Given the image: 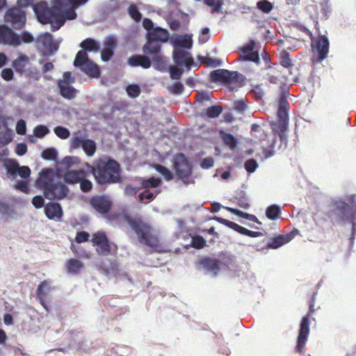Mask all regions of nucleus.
Returning <instances> with one entry per match:
<instances>
[{"mask_svg": "<svg viewBox=\"0 0 356 356\" xmlns=\"http://www.w3.org/2000/svg\"><path fill=\"white\" fill-rule=\"evenodd\" d=\"M92 207L99 213L106 216L111 220L128 222L131 229L134 231L140 243L152 248H157L159 241L157 235L154 233V229L150 223L145 221L140 215L132 216L129 211L120 209L118 211H111L112 202H90Z\"/></svg>", "mask_w": 356, "mask_h": 356, "instance_id": "f257e3e1", "label": "nucleus"}, {"mask_svg": "<svg viewBox=\"0 0 356 356\" xmlns=\"http://www.w3.org/2000/svg\"><path fill=\"white\" fill-rule=\"evenodd\" d=\"M88 0H54L53 8L47 3L38 2L33 9L38 21L42 24H50L53 31L58 30L67 19L76 18L75 8L85 4Z\"/></svg>", "mask_w": 356, "mask_h": 356, "instance_id": "f03ea898", "label": "nucleus"}, {"mask_svg": "<svg viewBox=\"0 0 356 356\" xmlns=\"http://www.w3.org/2000/svg\"><path fill=\"white\" fill-rule=\"evenodd\" d=\"M86 166L99 184H115L121 180L120 166L115 160H99L95 167L89 163Z\"/></svg>", "mask_w": 356, "mask_h": 356, "instance_id": "7ed1b4c3", "label": "nucleus"}, {"mask_svg": "<svg viewBox=\"0 0 356 356\" xmlns=\"http://www.w3.org/2000/svg\"><path fill=\"white\" fill-rule=\"evenodd\" d=\"M211 82H223L227 84L232 90H236L243 85L244 76L237 71H229L225 69L213 70L210 73Z\"/></svg>", "mask_w": 356, "mask_h": 356, "instance_id": "20e7f679", "label": "nucleus"}, {"mask_svg": "<svg viewBox=\"0 0 356 356\" xmlns=\"http://www.w3.org/2000/svg\"><path fill=\"white\" fill-rule=\"evenodd\" d=\"M315 301L316 293H314L308 300L309 309L307 314L302 318L300 322L298 336L296 341V351L301 354H303L305 351L306 343L309 333V318L315 311Z\"/></svg>", "mask_w": 356, "mask_h": 356, "instance_id": "39448f33", "label": "nucleus"}, {"mask_svg": "<svg viewBox=\"0 0 356 356\" xmlns=\"http://www.w3.org/2000/svg\"><path fill=\"white\" fill-rule=\"evenodd\" d=\"M44 179H37L36 184L38 188L43 190L44 197L49 200H61L65 198L69 193V188L62 181H51L45 183Z\"/></svg>", "mask_w": 356, "mask_h": 356, "instance_id": "423d86ee", "label": "nucleus"}, {"mask_svg": "<svg viewBox=\"0 0 356 356\" xmlns=\"http://www.w3.org/2000/svg\"><path fill=\"white\" fill-rule=\"evenodd\" d=\"M173 167L177 179H180L184 185L188 186L195 183V179L192 176V164L184 154L180 153L175 156Z\"/></svg>", "mask_w": 356, "mask_h": 356, "instance_id": "0eeeda50", "label": "nucleus"}, {"mask_svg": "<svg viewBox=\"0 0 356 356\" xmlns=\"http://www.w3.org/2000/svg\"><path fill=\"white\" fill-rule=\"evenodd\" d=\"M350 204L346 202H335L331 206L330 211H327V218L331 219L333 224L337 222L344 220L353 218L355 214V211L353 208V204L356 202H349Z\"/></svg>", "mask_w": 356, "mask_h": 356, "instance_id": "6e6552de", "label": "nucleus"}, {"mask_svg": "<svg viewBox=\"0 0 356 356\" xmlns=\"http://www.w3.org/2000/svg\"><path fill=\"white\" fill-rule=\"evenodd\" d=\"M90 170L83 169L68 170L64 175L65 181L71 184H79L80 188L83 193L89 192L92 188V183L88 179Z\"/></svg>", "mask_w": 356, "mask_h": 356, "instance_id": "1a4fd4ad", "label": "nucleus"}, {"mask_svg": "<svg viewBox=\"0 0 356 356\" xmlns=\"http://www.w3.org/2000/svg\"><path fill=\"white\" fill-rule=\"evenodd\" d=\"M74 65L80 67L82 72L89 76L93 77L99 76L98 66L88 59L86 52L83 50H81L76 54Z\"/></svg>", "mask_w": 356, "mask_h": 356, "instance_id": "9d476101", "label": "nucleus"}, {"mask_svg": "<svg viewBox=\"0 0 356 356\" xmlns=\"http://www.w3.org/2000/svg\"><path fill=\"white\" fill-rule=\"evenodd\" d=\"M70 147L76 149L82 147L88 156L95 154L97 146L94 140L86 138L81 132L74 133L70 140Z\"/></svg>", "mask_w": 356, "mask_h": 356, "instance_id": "9b49d317", "label": "nucleus"}, {"mask_svg": "<svg viewBox=\"0 0 356 356\" xmlns=\"http://www.w3.org/2000/svg\"><path fill=\"white\" fill-rule=\"evenodd\" d=\"M289 108V104L286 99V94L285 92H282L279 99L277 110L278 127L282 133L288 128Z\"/></svg>", "mask_w": 356, "mask_h": 356, "instance_id": "f8f14e48", "label": "nucleus"}, {"mask_svg": "<svg viewBox=\"0 0 356 356\" xmlns=\"http://www.w3.org/2000/svg\"><path fill=\"white\" fill-rule=\"evenodd\" d=\"M4 166L7 171L8 177L11 179H16L17 176L26 179L31 175V170L28 166H20L15 160H6L4 162Z\"/></svg>", "mask_w": 356, "mask_h": 356, "instance_id": "ddd939ff", "label": "nucleus"}, {"mask_svg": "<svg viewBox=\"0 0 356 356\" xmlns=\"http://www.w3.org/2000/svg\"><path fill=\"white\" fill-rule=\"evenodd\" d=\"M4 20L15 29H21L26 23L25 13L18 8L8 9L5 15Z\"/></svg>", "mask_w": 356, "mask_h": 356, "instance_id": "4468645a", "label": "nucleus"}, {"mask_svg": "<svg viewBox=\"0 0 356 356\" xmlns=\"http://www.w3.org/2000/svg\"><path fill=\"white\" fill-rule=\"evenodd\" d=\"M38 49L44 55H52L58 49V44L53 40L51 34L44 33L39 35L37 38Z\"/></svg>", "mask_w": 356, "mask_h": 356, "instance_id": "2eb2a0df", "label": "nucleus"}, {"mask_svg": "<svg viewBox=\"0 0 356 356\" xmlns=\"http://www.w3.org/2000/svg\"><path fill=\"white\" fill-rule=\"evenodd\" d=\"M91 241L93 246H97L96 251L98 254L108 255L111 253V246L106 233L103 232L94 233Z\"/></svg>", "mask_w": 356, "mask_h": 356, "instance_id": "dca6fc26", "label": "nucleus"}, {"mask_svg": "<svg viewBox=\"0 0 356 356\" xmlns=\"http://www.w3.org/2000/svg\"><path fill=\"white\" fill-rule=\"evenodd\" d=\"M161 184V179L159 178L151 177L143 181V188L138 194L140 200H144V199L152 200L156 197V194L159 193L157 187Z\"/></svg>", "mask_w": 356, "mask_h": 356, "instance_id": "f3484780", "label": "nucleus"}, {"mask_svg": "<svg viewBox=\"0 0 356 356\" xmlns=\"http://www.w3.org/2000/svg\"><path fill=\"white\" fill-rule=\"evenodd\" d=\"M0 44L18 47L22 44L20 35L8 26L0 25Z\"/></svg>", "mask_w": 356, "mask_h": 356, "instance_id": "a211bd4d", "label": "nucleus"}, {"mask_svg": "<svg viewBox=\"0 0 356 356\" xmlns=\"http://www.w3.org/2000/svg\"><path fill=\"white\" fill-rule=\"evenodd\" d=\"M215 220L220 222V224L227 227L229 229H234L241 234L253 238L262 236V232H261L250 231V229H247L246 228L238 225L237 223L228 220L227 219L220 217H216Z\"/></svg>", "mask_w": 356, "mask_h": 356, "instance_id": "6ab92c4d", "label": "nucleus"}, {"mask_svg": "<svg viewBox=\"0 0 356 356\" xmlns=\"http://www.w3.org/2000/svg\"><path fill=\"white\" fill-rule=\"evenodd\" d=\"M173 60L179 67H186L190 68L193 64V59L191 54L186 51L175 49L173 50Z\"/></svg>", "mask_w": 356, "mask_h": 356, "instance_id": "aec40b11", "label": "nucleus"}, {"mask_svg": "<svg viewBox=\"0 0 356 356\" xmlns=\"http://www.w3.org/2000/svg\"><path fill=\"white\" fill-rule=\"evenodd\" d=\"M255 47V42L254 40L250 41L246 45L241 48L243 53L238 58L241 61H252L258 63L259 61V56L257 51H254Z\"/></svg>", "mask_w": 356, "mask_h": 356, "instance_id": "412c9836", "label": "nucleus"}, {"mask_svg": "<svg viewBox=\"0 0 356 356\" xmlns=\"http://www.w3.org/2000/svg\"><path fill=\"white\" fill-rule=\"evenodd\" d=\"M329 40L325 35L318 37L316 42L315 49L318 53V59L320 62L323 61L327 56L329 51Z\"/></svg>", "mask_w": 356, "mask_h": 356, "instance_id": "4be33fe9", "label": "nucleus"}, {"mask_svg": "<svg viewBox=\"0 0 356 356\" xmlns=\"http://www.w3.org/2000/svg\"><path fill=\"white\" fill-rule=\"evenodd\" d=\"M44 213L49 219L59 221L63 216V210L57 202H49L44 206Z\"/></svg>", "mask_w": 356, "mask_h": 356, "instance_id": "5701e85b", "label": "nucleus"}, {"mask_svg": "<svg viewBox=\"0 0 356 356\" xmlns=\"http://www.w3.org/2000/svg\"><path fill=\"white\" fill-rule=\"evenodd\" d=\"M147 38L162 44L168 41L170 33L167 29L156 26L149 33H147Z\"/></svg>", "mask_w": 356, "mask_h": 356, "instance_id": "b1692460", "label": "nucleus"}, {"mask_svg": "<svg viewBox=\"0 0 356 356\" xmlns=\"http://www.w3.org/2000/svg\"><path fill=\"white\" fill-rule=\"evenodd\" d=\"M161 43L147 38V42L143 47V51L145 55L152 56V58L161 56Z\"/></svg>", "mask_w": 356, "mask_h": 356, "instance_id": "393cba45", "label": "nucleus"}, {"mask_svg": "<svg viewBox=\"0 0 356 356\" xmlns=\"http://www.w3.org/2000/svg\"><path fill=\"white\" fill-rule=\"evenodd\" d=\"M128 64L131 67H142L144 69H148L151 66V60L144 55H133L128 58Z\"/></svg>", "mask_w": 356, "mask_h": 356, "instance_id": "a878e982", "label": "nucleus"}, {"mask_svg": "<svg viewBox=\"0 0 356 356\" xmlns=\"http://www.w3.org/2000/svg\"><path fill=\"white\" fill-rule=\"evenodd\" d=\"M51 289L52 287L50 285V282L48 280H43L38 286L35 292L36 296L43 307L45 305V298L50 293Z\"/></svg>", "mask_w": 356, "mask_h": 356, "instance_id": "bb28decb", "label": "nucleus"}, {"mask_svg": "<svg viewBox=\"0 0 356 356\" xmlns=\"http://www.w3.org/2000/svg\"><path fill=\"white\" fill-rule=\"evenodd\" d=\"M171 43L177 47L191 49L193 46V40L190 35H175L171 38Z\"/></svg>", "mask_w": 356, "mask_h": 356, "instance_id": "cd10ccee", "label": "nucleus"}, {"mask_svg": "<svg viewBox=\"0 0 356 356\" xmlns=\"http://www.w3.org/2000/svg\"><path fill=\"white\" fill-rule=\"evenodd\" d=\"M201 266L209 272H213L214 274H217L220 268V262L213 258L211 257H203L200 260Z\"/></svg>", "mask_w": 356, "mask_h": 356, "instance_id": "c85d7f7f", "label": "nucleus"}, {"mask_svg": "<svg viewBox=\"0 0 356 356\" xmlns=\"http://www.w3.org/2000/svg\"><path fill=\"white\" fill-rule=\"evenodd\" d=\"M60 95L65 99H72L75 97L76 90L67 81H58Z\"/></svg>", "mask_w": 356, "mask_h": 356, "instance_id": "c756f323", "label": "nucleus"}, {"mask_svg": "<svg viewBox=\"0 0 356 356\" xmlns=\"http://www.w3.org/2000/svg\"><path fill=\"white\" fill-rule=\"evenodd\" d=\"M83 268V264L79 259H70L65 264V270L70 273L77 275Z\"/></svg>", "mask_w": 356, "mask_h": 356, "instance_id": "7c9ffc66", "label": "nucleus"}, {"mask_svg": "<svg viewBox=\"0 0 356 356\" xmlns=\"http://www.w3.org/2000/svg\"><path fill=\"white\" fill-rule=\"evenodd\" d=\"M29 63V58L25 54H20L15 60L13 62V67L19 73H23L25 72L24 68Z\"/></svg>", "mask_w": 356, "mask_h": 356, "instance_id": "2f4dec72", "label": "nucleus"}, {"mask_svg": "<svg viewBox=\"0 0 356 356\" xmlns=\"http://www.w3.org/2000/svg\"><path fill=\"white\" fill-rule=\"evenodd\" d=\"M225 209L229 211V212H232V213L235 214L236 216H237L240 218L246 219L251 222H256L259 225H261V222L259 220L257 217L254 214L248 213L246 212L241 211V210L233 209L231 207H225Z\"/></svg>", "mask_w": 356, "mask_h": 356, "instance_id": "473e14b6", "label": "nucleus"}, {"mask_svg": "<svg viewBox=\"0 0 356 356\" xmlns=\"http://www.w3.org/2000/svg\"><path fill=\"white\" fill-rule=\"evenodd\" d=\"M291 240V236L289 235H279L273 238L271 242L268 243V246L270 248L277 249L282 247L283 245L287 243Z\"/></svg>", "mask_w": 356, "mask_h": 356, "instance_id": "72a5a7b5", "label": "nucleus"}, {"mask_svg": "<svg viewBox=\"0 0 356 356\" xmlns=\"http://www.w3.org/2000/svg\"><path fill=\"white\" fill-rule=\"evenodd\" d=\"M81 47L85 50L88 51L97 52L100 49V46L98 42L91 38H87L81 43Z\"/></svg>", "mask_w": 356, "mask_h": 356, "instance_id": "f704fd0d", "label": "nucleus"}, {"mask_svg": "<svg viewBox=\"0 0 356 356\" xmlns=\"http://www.w3.org/2000/svg\"><path fill=\"white\" fill-rule=\"evenodd\" d=\"M281 214L280 207L276 204H272L266 209V216L268 219L277 220Z\"/></svg>", "mask_w": 356, "mask_h": 356, "instance_id": "c9c22d12", "label": "nucleus"}, {"mask_svg": "<svg viewBox=\"0 0 356 356\" xmlns=\"http://www.w3.org/2000/svg\"><path fill=\"white\" fill-rule=\"evenodd\" d=\"M154 168L159 174H161L164 177V179L166 181H171L173 179L174 175L166 167L161 164H154Z\"/></svg>", "mask_w": 356, "mask_h": 356, "instance_id": "e433bc0d", "label": "nucleus"}, {"mask_svg": "<svg viewBox=\"0 0 356 356\" xmlns=\"http://www.w3.org/2000/svg\"><path fill=\"white\" fill-rule=\"evenodd\" d=\"M222 138L224 143L229 147L231 150H234L237 146V140L235 137L230 134L226 133H222Z\"/></svg>", "mask_w": 356, "mask_h": 356, "instance_id": "4c0bfd02", "label": "nucleus"}, {"mask_svg": "<svg viewBox=\"0 0 356 356\" xmlns=\"http://www.w3.org/2000/svg\"><path fill=\"white\" fill-rule=\"evenodd\" d=\"M153 60L155 61L154 67L156 69L163 72L168 70V67H167L168 59L166 57L161 56L153 58Z\"/></svg>", "mask_w": 356, "mask_h": 356, "instance_id": "58836bf2", "label": "nucleus"}, {"mask_svg": "<svg viewBox=\"0 0 356 356\" xmlns=\"http://www.w3.org/2000/svg\"><path fill=\"white\" fill-rule=\"evenodd\" d=\"M191 246L195 249L200 250L206 246V241L202 236L195 235L192 236Z\"/></svg>", "mask_w": 356, "mask_h": 356, "instance_id": "ea45409f", "label": "nucleus"}, {"mask_svg": "<svg viewBox=\"0 0 356 356\" xmlns=\"http://www.w3.org/2000/svg\"><path fill=\"white\" fill-rule=\"evenodd\" d=\"M168 71L170 72L171 79H174V80H179L181 77L183 72H184L182 67H179L177 65H176V66L170 65L168 67Z\"/></svg>", "mask_w": 356, "mask_h": 356, "instance_id": "a19ab883", "label": "nucleus"}, {"mask_svg": "<svg viewBox=\"0 0 356 356\" xmlns=\"http://www.w3.org/2000/svg\"><path fill=\"white\" fill-rule=\"evenodd\" d=\"M257 8L264 13H269L273 10V5L268 0H261L257 3Z\"/></svg>", "mask_w": 356, "mask_h": 356, "instance_id": "79ce46f5", "label": "nucleus"}, {"mask_svg": "<svg viewBox=\"0 0 356 356\" xmlns=\"http://www.w3.org/2000/svg\"><path fill=\"white\" fill-rule=\"evenodd\" d=\"M58 152L55 148H47L42 152V157L44 160L56 161L57 159Z\"/></svg>", "mask_w": 356, "mask_h": 356, "instance_id": "37998d69", "label": "nucleus"}, {"mask_svg": "<svg viewBox=\"0 0 356 356\" xmlns=\"http://www.w3.org/2000/svg\"><path fill=\"white\" fill-rule=\"evenodd\" d=\"M222 108L220 106H212L207 109L206 114L209 118H215L222 113Z\"/></svg>", "mask_w": 356, "mask_h": 356, "instance_id": "c03bdc74", "label": "nucleus"}, {"mask_svg": "<svg viewBox=\"0 0 356 356\" xmlns=\"http://www.w3.org/2000/svg\"><path fill=\"white\" fill-rule=\"evenodd\" d=\"M128 13L131 17L134 19L136 22L140 21L142 18V15L136 5H130L128 8Z\"/></svg>", "mask_w": 356, "mask_h": 356, "instance_id": "a18cd8bd", "label": "nucleus"}, {"mask_svg": "<svg viewBox=\"0 0 356 356\" xmlns=\"http://www.w3.org/2000/svg\"><path fill=\"white\" fill-rule=\"evenodd\" d=\"M54 133L58 137H59L61 139H66L70 135V131L67 128L61 126H58L55 127Z\"/></svg>", "mask_w": 356, "mask_h": 356, "instance_id": "49530a36", "label": "nucleus"}, {"mask_svg": "<svg viewBox=\"0 0 356 356\" xmlns=\"http://www.w3.org/2000/svg\"><path fill=\"white\" fill-rule=\"evenodd\" d=\"M126 90L129 96L134 98L139 96L140 88L137 84H131L127 86Z\"/></svg>", "mask_w": 356, "mask_h": 356, "instance_id": "de8ad7c7", "label": "nucleus"}, {"mask_svg": "<svg viewBox=\"0 0 356 356\" xmlns=\"http://www.w3.org/2000/svg\"><path fill=\"white\" fill-rule=\"evenodd\" d=\"M204 3L207 6L212 7V13L218 12L222 5V0H204Z\"/></svg>", "mask_w": 356, "mask_h": 356, "instance_id": "09e8293b", "label": "nucleus"}, {"mask_svg": "<svg viewBox=\"0 0 356 356\" xmlns=\"http://www.w3.org/2000/svg\"><path fill=\"white\" fill-rule=\"evenodd\" d=\"M49 132V129L44 125H38L34 128V135L38 138H43Z\"/></svg>", "mask_w": 356, "mask_h": 356, "instance_id": "8fccbe9b", "label": "nucleus"}, {"mask_svg": "<svg viewBox=\"0 0 356 356\" xmlns=\"http://www.w3.org/2000/svg\"><path fill=\"white\" fill-rule=\"evenodd\" d=\"M280 59V63L283 67L288 68L292 65V62L289 57V54L287 51H283L281 53Z\"/></svg>", "mask_w": 356, "mask_h": 356, "instance_id": "3c124183", "label": "nucleus"}, {"mask_svg": "<svg viewBox=\"0 0 356 356\" xmlns=\"http://www.w3.org/2000/svg\"><path fill=\"white\" fill-rule=\"evenodd\" d=\"M244 167L248 172L252 173L258 168V163L256 160L250 159L245 162Z\"/></svg>", "mask_w": 356, "mask_h": 356, "instance_id": "603ef678", "label": "nucleus"}, {"mask_svg": "<svg viewBox=\"0 0 356 356\" xmlns=\"http://www.w3.org/2000/svg\"><path fill=\"white\" fill-rule=\"evenodd\" d=\"M90 234L86 231H80L77 232L75 241L78 243H81L84 242H87L89 241Z\"/></svg>", "mask_w": 356, "mask_h": 356, "instance_id": "864d4df0", "label": "nucleus"}, {"mask_svg": "<svg viewBox=\"0 0 356 356\" xmlns=\"http://www.w3.org/2000/svg\"><path fill=\"white\" fill-rule=\"evenodd\" d=\"M24 72L29 77L34 80H39L41 77V73L36 67H29Z\"/></svg>", "mask_w": 356, "mask_h": 356, "instance_id": "5fc2aeb1", "label": "nucleus"}, {"mask_svg": "<svg viewBox=\"0 0 356 356\" xmlns=\"http://www.w3.org/2000/svg\"><path fill=\"white\" fill-rule=\"evenodd\" d=\"M104 44L105 49H108L114 51V49L115 48L117 44L115 38L113 36L106 37L105 38Z\"/></svg>", "mask_w": 356, "mask_h": 356, "instance_id": "6e6d98bb", "label": "nucleus"}, {"mask_svg": "<svg viewBox=\"0 0 356 356\" xmlns=\"http://www.w3.org/2000/svg\"><path fill=\"white\" fill-rule=\"evenodd\" d=\"M0 212L2 214L10 216L14 213L13 209L5 204L4 202H0Z\"/></svg>", "mask_w": 356, "mask_h": 356, "instance_id": "4d7b16f0", "label": "nucleus"}, {"mask_svg": "<svg viewBox=\"0 0 356 356\" xmlns=\"http://www.w3.org/2000/svg\"><path fill=\"white\" fill-rule=\"evenodd\" d=\"M52 173V170L50 168H44L40 172V177L38 179L45 180V183H50L49 175Z\"/></svg>", "mask_w": 356, "mask_h": 356, "instance_id": "13d9d810", "label": "nucleus"}, {"mask_svg": "<svg viewBox=\"0 0 356 356\" xmlns=\"http://www.w3.org/2000/svg\"><path fill=\"white\" fill-rule=\"evenodd\" d=\"M114 54V51L104 48L101 51V58L103 61H108Z\"/></svg>", "mask_w": 356, "mask_h": 356, "instance_id": "bf43d9fd", "label": "nucleus"}, {"mask_svg": "<svg viewBox=\"0 0 356 356\" xmlns=\"http://www.w3.org/2000/svg\"><path fill=\"white\" fill-rule=\"evenodd\" d=\"M214 163L213 159L212 157L209 156L204 158L200 163V167L203 169H209L213 167Z\"/></svg>", "mask_w": 356, "mask_h": 356, "instance_id": "052dcab7", "label": "nucleus"}, {"mask_svg": "<svg viewBox=\"0 0 356 356\" xmlns=\"http://www.w3.org/2000/svg\"><path fill=\"white\" fill-rule=\"evenodd\" d=\"M1 77L6 81H10L13 78V71L10 68H5L1 72Z\"/></svg>", "mask_w": 356, "mask_h": 356, "instance_id": "680f3d73", "label": "nucleus"}, {"mask_svg": "<svg viewBox=\"0 0 356 356\" xmlns=\"http://www.w3.org/2000/svg\"><path fill=\"white\" fill-rule=\"evenodd\" d=\"M26 122L24 120H19L16 125V131L19 135H24L26 132Z\"/></svg>", "mask_w": 356, "mask_h": 356, "instance_id": "e2e57ef3", "label": "nucleus"}, {"mask_svg": "<svg viewBox=\"0 0 356 356\" xmlns=\"http://www.w3.org/2000/svg\"><path fill=\"white\" fill-rule=\"evenodd\" d=\"M247 106L243 100H238L234 102V110L242 113L245 111Z\"/></svg>", "mask_w": 356, "mask_h": 356, "instance_id": "0e129e2a", "label": "nucleus"}, {"mask_svg": "<svg viewBox=\"0 0 356 356\" xmlns=\"http://www.w3.org/2000/svg\"><path fill=\"white\" fill-rule=\"evenodd\" d=\"M20 39L22 42L31 43L33 41V36L29 32L24 31L20 36Z\"/></svg>", "mask_w": 356, "mask_h": 356, "instance_id": "69168bd1", "label": "nucleus"}, {"mask_svg": "<svg viewBox=\"0 0 356 356\" xmlns=\"http://www.w3.org/2000/svg\"><path fill=\"white\" fill-rule=\"evenodd\" d=\"M11 138L9 135L3 134H0V148L3 147L11 141Z\"/></svg>", "mask_w": 356, "mask_h": 356, "instance_id": "338daca9", "label": "nucleus"}, {"mask_svg": "<svg viewBox=\"0 0 356 356\" xmlns=\"http://www.w3.org/2000/svg\"><path fill=\"white\" fill-rule=\"evenodd\" d=\"M143 27L149 33L151 30L154 29L156 27L154 26L152 21L149 18H145L143 21Z\"/></svg>", "mask_w": 356, "mask_h": 356, "instance_id": "774afa93", "label": "nucleus"}]
</instances>
